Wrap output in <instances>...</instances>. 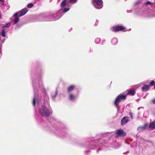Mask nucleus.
<instances>
[{"label":"nucleus","instance_id":"obj_20","mask_svg":"<svg viewBox=\"0 0 155 155\" xmlns=\"http://www.w3.org/2000/svg\"><path fill=\"white\" fill-rule=\"evenodd\" d=\"M77 1L78 0H69V2L71 4H75Z\"/></svg>","mask_w":155,"mask_h":155},{"label":"nucleus","instance_id":"obj_16","mask_svg":"<svg viewBox=\"0 0 155 155\" xmlns=\"http://www.w3.org/2000/svg\"><path fill=\"white\" fill-rule=\"evenodd\" d=\"M36 103L38 104L39 103V101L37 100V98L36 97H34L33 98V106H35Z\"/></svg>","mask_w":155,"mask_h":155},{"label":"nucleus","instance_id":"obj_33","mask_svg":"<svg viewBox=\"0 0 155 155\" xmlns=\"http://www.w3.org/2000/svg\"><path fill=\"white\" fill-rule=\"evenodd\" d=\"M154 3L155 4V0L154 1Z\"/></svg>","mask_w":155,"mask_h":155},{"label":"nucleus","instance_id":"obj_27","mask_svg":"<svg viewBox=\"0 0 155 155\" xmlns=\"http://www.w3.org/2000/svg\"><path fill=\"white\" fill-rule=\"evenodd\" d=\"M155 84V82L154 81H153L150 83V85L151 86L154 85Z\"/></svg>","mask_w":155,"mask_h":155},{"label":"nucleus","instance_id":"obj_35","mask_svg":"<svg viewBox=\"0 0 155 155\" xmlns=\"http://www.w3.org/2000/svg\"><path fill=\"white\" fill-rule=\"evenodd\" d=\"M154 89H155V85L154 86Z\"/></svg>","mask_w":155,"mask_h":155},{"label":"nucleus","instance_id":"obj_25","mask_svg":"<svg viewBox=\"0 0 155 155\" xmlns=\"http://www.w3.org/2000/svg\"><path fill=\"white\" fill-rule=\"evenodd\" d=\"M118 28H119V31L123 30L124 29V28L123 26H119Z\"/></svg>","mask_w":155,"mask_h":155},{"label":"nucleus","instance_id":"obj_29","mask_svg":"<svg viewBox=\"0 0 155 155\" xmlns=\"http://www.w3.org/2000/svg\"><path fill=\"white\" fill-rule=\"evenodd\" d=\"M57 94V92H56L55 93V94H54V95H53L52 96V97H54V98L56 96Z\"/></svg>","mask_w":155,"mask_h":155},{"label":"nucleus","instance_id":"obj_10","mask_svg":"<svg viewBox=\"0 0 155 155\" xmlns=\"http://www.w3.org/2000/svg\"><path fill=\"white\" fill-rule=\"evenodd\" d=\"M28 12V10L26 8L22 9L20 11V13H19V16L20 17L24 15Z\"/></svg>","mask_w":155,"mask_h":155},{"label":"nucleus","instance_id":"obj_13","mask_svg":"<svg viewBox=\"0 0 155 155\" xmlns=\"http://www.w3.org/2000/svg\"><path fill=\"white\" fill-rule=\"evenodd\" d=\"M149 128L151 129H153L155 128V121H153L150 123Z\"/></svg>","mask_w":155,"mask_h":155},{"label":"nucleus","instance_id":"obj_14","mask_svg":"<svg viewBox=\"0 0 155 155\" xmlns=\"http://www.w3.org/2000/svg\"><path fill=\"white\" fill-rule=\"evenodd\" d=\"M149 88L150 87L149 85H145L142 87V90L143 92H146L147 91Z\"/></svg>","mask_w":155,"mask_h":155},{"label":"nucleus","instance_id":"obj_8","mask_svg":"<svg viewBox=\"0 0 155 155\" xmlns=\"http://www.w3.org/2000/svg\"><path fill=\"white\" fill-rule=\"evenodd\" d=\"M77 97V96L76 95L73 93H70L69 94V99L71 101H74Z\"/></svg>","mask_w":155,"mask_h":155},{"label":"nucleus","instance_id":"obj_19","mask_svg":"<svg viewBox=\"0 0 155 155\" xmlns=\"http://www.w3.org/2000/svg\"><path fill=\"white\" fill-rule=\"evenodd\" d=\"M0 35L3 37H5L6 36L5 31L4 29H2L1 32L0 33Z\"/></svg>","mask_w":155,"mask_h":155},{"label":"nucleus","instance_id":"obj_24","mask_svg":"<svg viewBox=\"0 0 155 155\" xmlns=\"http://www.w3.org/2000/svg\"><path fill=\"white\" fill-rule=\"evenodd\" d=\"M33 6V5L32 3H29L27 5V7L28 8H31Z\"/></svg>","mask_w":155,"mask_h":155},{"label":"nucleus","instance_id":"obj_21","mask_svg":"<svg viewBox=\"0 0 155 155\" xmlns=\"http://www.w3.org/2000/svg\"><path fill=\"white\" fill-rule=\"evenodd\" d=\"M70 9V8L69 7L64 8L62 10V12L64 13H65L66 12L68 11Z\"/></svg>","mask_w":155,"mask_h":155},{"label":"nucleus","instance_id":"obj_1","mask_svg":"<svg viewBox=\"0 0 155 155\" xmlns=\"http://www.w3.org/2000/svg\"><path fill=\"white\" fill-rule=\"evenodd\" d=\"M39 112L42 116L48 117L50 115L51 110L45 106H42L39 110Z\"/></svg>","mask_w":155,"mask_h":155},{"label":"nucleus","instance_id":"obj_30","mask_svg":"<svg viewBox=\"0 0 155 155\" xmlns=\"http://www.w3.org/2000/svg\"><path fill=\"white\" fill-rule=\"evenodd\" d=\"M129 116L132 118H133V115L132 113H130L129 114Z\"/></svg>","mask_w":155,"mask_h":155},{"label":"nucleus","instance_id":"obj_5","mask_svg":"<svg viewBox=\"0 0 155 155\" xmlns=\"http://www.w3.org/2000/svg\"><path fill=\"white\" fill-rule=\"evenodd\" d=\"M13 17L14 18L13 19L12 21L15 24H16L19 21V17H20L19 15V13H16L13 15Z\"/></svg>","mask_w":155,"mask_h":155},{"label":"nucleus","instance_id":"obj_11","mask_svg":"<svg viewBox=\"0 0 155 155\" xmlns=\"http://www.w3.org/2000/svg\"><path fill=\"white\" fill-rule=\"evenodd\" d=\"M67 2V0H64L61 2L60 4V7L61 8H64Z\"/></svg>","mask_w":155,"mask_h":155},{"label":"nucleus","instance_id":"obj_34","mask_svg":"<svg viewBox=\"0 0 155 155\" xmlns=\"http://www.w3.org/2000/svg\"><path fill=\"white\" fill-rule=\"evenodd\" d=\"M1 17V12H0V18Z\"/></svg>","mask_w":155,"mask_h":155},{"label":"nucleus","instance_id":"obj_7","mask_svg":"<svg viewBox=\"0 0 155 155\" xmlns=\"http://www.w3.org/2000/svg\"><path fill=\"white\" fill-rule=\"evenodd\" d=\"M148 125L147 124H145L143 126L138 127L137 130L140 132L148 128Z\"/></svg>","mask_w":155,"mask_h":155},{"label":"nucleus","instance_id":"obj_6","mask_svg":"<svg viewBox=\"0 0 155 155\" xmlns=\"http://www.w3.org/2000/svg\"><path fill=\"white\" fill-rule=\"evenodd\" d=\"M128 118L129 117L127 116L124 117L121 121V125H124L128 121Z\"/></svg>","mask_w":155,"mask_h":155},{"label":"nucleus","instance_id":"obj_23","mask_svg":"<svg viewBox=\"0 0 155 155\" xmlns=\"http://www.w3.org/2000/svg\"><path fill=\"white\" fill-rule=\"evenodd\" d=\"M118 27H119V26H116L114 29V31H118L119 28H118Z\"/></svg>","mask_w":155,"mask_h":155},{"label":"nucleus","instance_id":"obj_18","mask_svg":"<svg viewBox=\"0 0 155 155\" xmlns=\"http://www.w3.org/2000/svg\"><path fill=\"white\" fill-rule=\"evenodd\" d=\"M135 91L134 90H132L129 91L127 93V94H130L131 95H134L135 94Z\"/></svg>","mask_w":155,"mask_h":155},{"label":"nucleus","instance_id":"obj_4","mask_svg":"<svg viewBox=\"0 0 155 155\" xmlns=\"http://www.w3.org/2000/svg\"><path fill=\"white\" fill-rule=\"evenodd\" d=\"M116 134V137H117L120 136H124L126 135V133L122 129H120L117 130Z\"/></svg>","mask_w":155,"mask_h":155},{"label":"nucleus","instance_id":"obj_9","mask_svg":"<svg viewBox=\"0 0 155 155\" xmlns=\"http://www.w3.org/2000/svg\"><path fill=\"white\" fill-rule=\"evenodd\" d=\"M103 6V2L102 0H97V9L102 8Z\"/></svg>","mask_w":155,"mask_h":155},{"label":"nucleus","instance_id":"obj_31","mask_svg":"<svg viewBox=\"0 0 155 155\" xmlns=\"http://www.w3.org/2000/svg\"><path fill=\"white\" fill-rule=\"evenodd\" d=\"M0 2H4V0H0Z\"/></svg>","mask_w":155,"mask_h":155},{"label":"nucleus","instance_id":"obj_32","mask_svg":"<svg viewBox=\"0 0 155 155\" xmlns=\"http://www.w3.org/2000/svg\"><path fill=\"white\" fill-rule=\"evenodd\" d=\"M98 40H99V41H100L101 40L100 38H97V41Z\"/></svg>","mask_w":155,"mask_h":155},{"label":"nucleus","instance_id":"obj_26","mask_svg":"<svg viewBox=\"0 0 155 155\" xmlns=\"http://www.w3.org/2000/svg\"><path fill=\"white\" fill-rule=\"evenodd\" d=\"M153 3H151L150 2H147L145 3V4L146 5H151Z\"/></svg>","mask_w":155,"mask_h":155},{"label":"nucleus","instance_id":"obj_28","mask_svg":"<svg viewBox=\"0 0 155 155\" xmlns=\"http://www.w3.org/2000/svg\"><path fill=\"white\" fill-rule=\"evenodd\" d=\"M151 103L155 104V98L152 100L151 101Z\"/></svg>","mask_w":155,"mask_h":155},{"label":"nucleus","instance_id":"obj_2","mask_svg":"<svg viewBox=\"0 0 155 155\" xmlns=\"http://www.w3.org/2000/svg\"><path fill=\"white\" fill-rule=\"evenodd\" d=\"M61 10H58L55 14H50L49 17H51L50 21L56 20L59 19L62 15Z\"/></svg>","mask_w":155,"mask_h":155},{"label":"nucleus","instance_id":"obj_3","mask_svg":"<svg viewBox=\"0 0 155 155\" xmlns=\"http://www.w3.org/2000/svg\"><path fill=\"white\" fill-rule=\"evenodd\" d=\"M126 99V95L121 94H120L117 97L114 101V104L118 110L120 107L119 105V103L121 102L122 100H125Z\"/></svg>","mask_w":155,"mask_h":155},{"label":"nucleus","instance_id":"obj_15","mask_svg":"<svg viewBox=\"0 0 155 155\" xmlns=\"http://www.w3.org/2000/svg\"><path fill=\"white\" fill-rule=\"evenodd\" d=\"M111 42L113 45H116L117 43V40L116 38H114L111 40Z\"/></svg>","mask_w":155,"mask_h":155},{"label":"nucleus","instance_id":"obj_17","mask_svg":"<svg viewBox=\"0 0 155 155\" xmlns=\"http://www.w3.org/2000/svg\"><path fill=\"white\" fill-rule=\"evenodd\" d=\"M92 5L94 6L95 8H97V0H92Z\"/></svg>","mask_w":155,"mask_h":155},{"label":"nucleus","instance_id":"obj_12","mask_svg":"<svg viewBox=\"0 0 155 155\" xmlns=\"http://www.w3.org/2000/svg\"><path fill=\"white\" fill-rule=\"evenodd\" d=\"M75 88V86L74 85H71L69 86L67 89V91L68 92L72 91Z\"/></svg>","mask_w":155,"mask_h":155},{"label":"nucleus","instance_id":"obj_22","mask_svg":"<svg viewBox=\"0 0 155 155\" xmlns=\"http://www.w3.org/2000/svg\"><path fill=\"white\" fill-rule=\"evenodd\" d=\"M11 23H8L7 24H6L5 25H3L2 26V28H3L4 27H9L11 25Z\"/></svg>","mask_w":155,"mask_h":155}]
</instances>
